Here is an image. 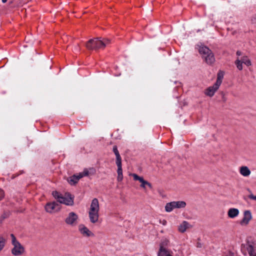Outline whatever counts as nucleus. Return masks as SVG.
Masks as SVG:
<instances>
[{
  "label": "nucleus",
  "mask_w": 256,
  "mask_h": 256,
  "mask_svg": "<svg viewBox=\"0 0 256 256\" xmlns=\"http://www.w3.org/2000/svg\"><path fill=\"white\" fill-rule=\"evenodd\" d=\"M110 43L108 39L101 40L100 38H94L90 40L86 44V48L89 50H97L104 48Z\"/></svg>",
  "instance_id": "f257e3e1"
},
{
  "label": "nucleus",
  "mask_w": 256,
  "mask_h": 256,
  "mask_svg": "<svg viewBox=\"0 0 256 256\" xmlns=\"http://www.w3.org/2000/svg\"><path fill=\"white\" fill-rule=\"evenodd\" d=\"M99 210L98 200L97 198H94L92 201L88 212L89 218L92 223L95 224L98 222L99 218Z\"/></svg>",
  "instance_id": "f03ea898"
},
{
  "label": "nucleus",
  "mask_w": 256,
  "mask_h": 256,
  "mask_svg": "<svg viewBox=\"0 0 256 256\" xmlns=\"http://www.w3.org/2000/svg\"><path fill=\"white\" fill-rule=\"evenodd\" d=\"M53 196L60 204H63L67 206H73L74 202V196L70 193H66L63 196L60 192L57 191H54L52 193Z\"/></svg>",
  "instance_id": "7ed1b4c3"
},
{
  "label": "nucleus",
  "mask_w": 256,
  "mask_h": 256,
  "mask_svg": "<svg viewBox=\"0 0 256 256\" xmlns=\"http://www.w3.org/2000/svg\"><path fill=\"white\" fill-rule=\"evenodd\" d=\"M198 52L202 55L204 60L208 64L211 65L215 62L214 54L212 51L207 46H200Z\"/></svg>",
  "instance_id": "20e7f679"
},
{
  "label": "nucleus",
  "mask_w": 256,
  "mask_h": 256,
  "mask_svg": "<svg viewBox=\"0 0 256 256\" xmlns=\"http://www.w3.org/2000/svg\"><path fill=\"white\" fill-rule=\"evenodd\" d=\"M12 243L14 248L12 249V253L15 256L22 255L24 252V247L16 240L14 234H10Z\"/></svg>",
  "instance_id": "39448f33"
},
{
  "label": "nucleus",
  "mask_w": 256,
  "mask_h": 256,
  "mask_svg": "<svg viewBox=\"0 0 256 256\" xmlns=\"http://www.w3.org/2000/svg\"><path fill=\"white\" fill-rule=\"evenodd\" d=\"M78 216L74 212H70L65 219V222L70 226H74L77 224Z\"/></svg>",
  "instance_id": "423d86ee"
},
{
  "label": "nucleus",
  "mask_w": 256,
  "mask_h": 256,
  "mask_svg": "<svg viewBox=\"0 0 256 256\" xmlns=\"http://www.w3.org/2000/svg\"><path fill=\"white\" fill-rule=\"evenodd\" d=\"M131 176L134 178V180H138L141 184L140 186L142 188L144 191H146V186H148L150 188H152V185L148 181L144 180L142 177L138 176L136 174H132Z\"/></svg>",
  "instance_id": "0eeeda50"
},
{
  "label": "nucleus",
  "mask_w": 256,
  "mask_h": 256,
  "mask_svg": "<svg viewBox=\"0 0 256 256\" xmlns=\"http://www.w3.org/2000/svg\"><path fill=\"white\" fill-rule=\"evenodd\" d=\"M252 218V216L251 212L250 210H244V217L240 221L239 223L242 226H246L249 224Z\"/></svg>",
  "instance_id": "6e6552de"
},
{
  "label": "nucleus",
  "mask_w": 256,
  "mask_h": 256,
  "mask_svg": "<svg viewBox=\"0 0 256 256\" xmlns=\"http://www.w3.org/2000/svg\"><path fill=\"white\" fill-rule=\"evenodd\" d=\"M59 210V205L54 202H48L45 206L46 211L50 214L58 212Z\"/></svg>",
  "instance_id": "1a4fd4ad"
},
{
  "label": "nucleus",
  "mask_w": 256,
  "mask_h": 256,
  "mask_svg": "<svg viewBox=\"0 0 256 256\" xmlns=\"http://www.w3.org/2000/svg\"><path fill=\"white\" fill-rule=\"evenodd\" d=\"M242 250L244 252V254H246V251L248 252V254L250 256H254V248L252 244L247 243L246 244H243L242 246Z\"/></svg>",
  "instance_id": "9d476101"
},
{
  "label": "nucleus",
  "mask_w": 256,
  "mask_h": 256,
  "mask_svg": "<svg viewBox=\"0 0 256 256\" xmlns=\"http://www.w3.org/2000/svg\"><path fill=\"white\" fill-rule=\"evenodd\" d=\"M219 87L220 86H217L214 84L212 86L207 88L205 90L204 94L206 95L212 97L214 95V93L218 89Z\"/></svg>",
  "instance_id": "9b49d317"
},
{
  "label": "nucleus",
  "mask_w": 256,
  "mask_h": 256,
  "mask_svg": "<svg viewBox=\"0 0 256 256\" xmlns=\"http://www.w3.org/2000/svg\"><path fill=\"white\" fill-rule=\"evenodd\" d=\"M78 230L84 236L88 237L94 235L83 224L79 226Z\"/></svg>",
  "instance_id": "f8f14e48"
},
{
  "label": "nucleus",
  "mask_w": 256,
  "mask_h": 256,
  "mask_svg": "<svg viewBox=\"0 0 256 256\" xmlns=\"http://www.w3.org/2000/svg\"><path fill=\"white\" fill-rule=\"evenodd\" d=\"M116 166H118V178L117 180L118 182H121L123 179L122 170V162H116Z\"/></svg>",
  "instance_id": "ddd939ff"
},
{
  "label": "nucleus",
  "mask_w": 256,
  "mask_h": 256,
  "mask_svg": "<svg viewBox=\"0 0 256 256\" xmlns=\"http://www.w3.org/2000/svg\"><path fill=\"white\" fill-rule=\"evenodd\" d=\"M240 212L238 208H230L228 212V216L229 218H233L239 214Z\"/></svg>",
  "instance_id": "4468645a"
},
{
  "label": "nucleus",
  "mask_w": 256,
  "mask_h": 256,
  "mask_svg": "<svg viewBox=\"0 0 256 256\" xmlns=\"http://www.w3.org/2000/svg\"><path fill=\"white\" fill-rule=\"evenodd\" d=\"M158 256H172V255L168 250L164 248L162 245L160 244Z\"/></svg>",
  "instance_id": "2eb2a0df"
},
{
  "label": "nucleus",
  "mask_w": 256,
  "mask_h": 256,
  "mask_svg": "<svg viewBox=\"0 0 256 256\" xmlns=\"http://www.w3.org/2000/svg\"><path fill=\"white\" fill-rule=\"evenodd\" d=\"M240 172L244 176H248L250 175L251 172L246 166H242L240 168Z\"/></svg>",
  "instance_id": "dca6fc26"
},
{
  "label": "nucleus",
  "mask_w": 256,
  "mask_h": 256,
  "mask_svg": "<svg viewBox=\"0 0 256 256\" xmlns=\"http://www.w3.org/2000/svg\"><path fill=\"white\" fill-rule=\"evenodd\" d=\"M80 178V176L78 174L77 175L74 174L68 178V182H69L70 184L74 185L78 182Z\"/></svg>",
  "instance_id": "f3484780"
},
{
  "label": "nucleus",
  "mask_w": 256,
  "mask_h": 256,
  "mask_svg": "<svg viewBox=\"0 0 256 256\" xmlns=\"http://www.w3.org/2000/svg\"><path fill=\"white\" fill-rule=\"evenodd\" d=\"M189 224L186 221H184L178 227V230L181 232H184L188 228Z\"/></svg>",
  "instance_id": "a211bd4d"
},
{
  "label": "nucleus",
  "mask_w": 256,
  "mask_h": 256,
  "mask_svg": "<svg viewBox=\"0 0 256 256\" xmlns=\"http://www.w3.org/2000/svg\"><path fill=\"white\" fill-rule=\"evenodd\" d=\"M224 78V72L222 71H220L217 74V80L216 82V84L217 86H220L222 82V80Z\"/></svg>",
  "instance_id": "6ab92c4d"
},
{
  "label": "nucleus",
  "mask_w": 256,
  "mask_h": 256,
  "mask_svg": "<svg viewBox=\"0 0 256 256\" xmlns=\"http://www.w3.org/2000/svg\"><path fill=\"white\" fill-rule=\"evenodd\" d=\"M240 60L242 64H244L248 66H250L252 65V62L250 59L246 56H242L240 60Z\"/></svg>",
  "instance_id": "aec40b11"
},
{
  "label": "nucleus",
  "mask_w": 256,
  "mask_h": 256,
  "mask_svg": "<svg viewBox=\"0 0 256 256\" xmlns=\"http://www.w3.org/2000/svg\"><path fill=\"white\" fill-rule=\"evenodd\" d=\"M112 150L116 156V162H122V158L116 146H113Z\"/></svg>",
  "instance_id": "412c9836"
},
{
  "label": "nucleus",
  "mask_w": 256,
  "mask_h": 256,
  "mask_svg": "<svg viewBox=\"0 0 256 256\" xmlns=\"http://www.w3.org/2000/svg\"><path fill=\"white\" fill-rule=\"evenodd\" d=\"M174 204L175 208H184L186 206V203L184 201L173 202Z\"/></svg>",
  "instance_id": "4be33fe9"
},
{
  "label": "nucleus",
  "mask_w": 256,
  "mask_h": 256,
  "mask_svg": "<svg viewBox=\"0 0 256 256\" xmlns=\"http://www.w3.org/2000/svg\"><path fill=\"white\" fill-rule=\"evenodd\" d=\"M174 208H175V207L173 202L167 203L165 206V210L167 212H170Z\"/></svg>",
  "instance_id": "5701e85b"
},
{
  "label": "nucleus",
  "mask_w": 256,
  "mask_h": 256,
  "mask_svg": "<svg viewBox=\"0 0 256 256\" xmlns=\"http://www.w3.org/2000/svg\"><path fill=\"white\" fill-rule=\"evenodd\" d=\"M234 64H235L236 65V68H238V69L240 70H242L243 68V67H242V62L241 61H240L239 58H238L235 62H234Z\"/></svg>",
  "instance_id": "b1692460"
},
{
  "label": "nucleus",
  "mask_w": 256,
  "mask_h": 256,
  "mask_svg": "<svg viewBox=\"0 0 256 256\" xmlns=\"http://www.w3.org/2000/svg\"><path fill=\"white\" fill-rule=\"evenodd\" d=\"M89 172L88 170H84L82 172H80L78 174L80 176V178H82L84 176H87L88 175Z\"/></svg>",
  "instance_id": "393cba45"
},
{
  "label": "nucleus",
  "mask_w": 256,
  "mask_h": 256,
  "mask_svg": "<svg viewBox=\"0 0 256 256\" xmlns=\"http://www.w3.org/2000/svg\"><path fill=\"white\" fill-rule=\"evenodd\" d=\"M5 240L2 238L0 237V252L2 250L4 246Z\"/></svg>",
  "instance_id": "a878e982"
},
{
  "label": "nucleus",
  "mask_w": 256,
  "mask_h": 256,
  "mask_svg": "<svg viewBox=\"0 0 256 256\" xmlns=\"http://www.w3.org/2000/svg\"><path fill=\"white\" fill-rule=\"evenodd\" d=\"M248 198L250 199V200H254L255 201H256V195L254 196V195L252 192H250V194L248 196Z\"/></svg>",
  "instance_id": "bb28decb"
},
{
  "label": "nucleus",
  "mask_w": 256,
  "mask_h": 256,
  "mask_svg": "<svg viewBox=\"0 0 256 256\" xmlns=\"http://www.w3.org/2000/svg\"><path fill=\"white\" fill-rule=\"evenodd\" d=\"M8 216V214L7 212H4V214L1 216L0 220V221L3 220L4 219L6 218Z\"/></svg>",
  "instance_id": "cd10ccee"
},
{
  "label": "nucleus",
  "mask_w": 256,
  "mask_h": 256,
  "mask_svg": "<svg viewBox=\"0 0 256 256\" xmlns=\"http://www.w3.org/2000/svg\"><path fill=\"white\" fill-rule=\"evenodd\" d=\"M4 192L2 190H0V200L4 198Z\"/></svg>",
  "instance_id": "c85d7f7f"
},
{
  "label": "nucleus",
  "mask_w": 256,
  "mask_h": 256,
  "mask_svg": "<svg viewBox=\"0 0 256 256\" xmlns=\"http://www.w3.org/2000/svg\"><path fill=\"white\" fill-rule=\"evenodd\" d=\"M252 22L254 24H256V16H254L252 18Z\"/></svg>",
  "instance_id": "c756f323"
},
{
  "label": "nucleus",
  "mask_w": 256,
  "mask_h": 256,
  "mask_svg": "<svg viewBox=\"0 0 256 256\" xmlns=\"http://www.w3.org/2000/svg\"><path fill=\"white\" fill-rule=\"evenodd\" d=\"M237 56H240L242 55V52L240 50H238L236 52Z\"/></svg>",
  "instance_id": "7c9ffc66"
},
{
  "label": "nucleus",
  "mask_w": 256,
  "mask_h": 256,
  "mask_svg": "<svg viewBox=\"0 0 256 256\" xmlns=\"http://www.w3.org/2000/svg\"><path fill=\"white\" fill-rule=\"evenodd\" d=\"M197 247L198 248H201L202 247V244L200 242H197Z\"/></svg>",
  "instance_id": "2f4dec72"
},
{
  "label": "nucleus",
  "mask_w": 256,
  "mask_h": 256,
  "mask_svg": "<svg viewBox=\"0 0 256 256\" xmlns=\"http://www.w3.org/2000/svg\"><path fill=\"white\" fill-rule=\"evenodd\" d=\"M162 223L163 225H166V220H164Z\"/></svg>",
  "instance_id": "473e14b6"
},
{
  "label": "nucleus",
  "mask_w": 256,
  "mask_h": 256,
  "mask_svg": "<svg viewBox=\"0 0 256 256\" xmlns=\"http://www.w3.org/2000/svg\"><path fill=\"white\" fill-rule=\"evenodd\" d=\"M3 3H6L7 2V0H2Z\"/></svg>",
  "instance_id": "72a5a7b5"
},
{
  "label": "nucleus",
  "mask_w": 256,
  "mask_h": 256,
  "mask_svg": "<svg viewBox=\"0 0 256 256\" xmlns=\"http://www.w3.org/2000/svg\"><path fill=\"white\" fill-rule=\"evenodd\" d=\"M256 256V254L255 256Z\"/></svg>",
  "instance_id": "f704fd0d"
}]
</instances>
